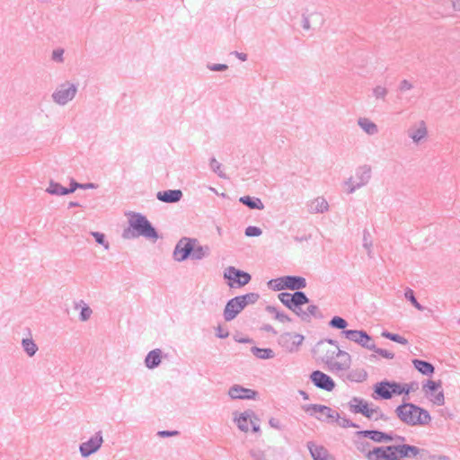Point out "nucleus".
Here are the masks:
<instances>
[{"instance_id":"obj_1","label":"nucleus","mask_w":460,"mask_h":460,"mask_svg":"<svg viewBox=\"0 0 460 460\" xmlns=\"http://www.w3.org/2000/svg\"><path fill=\"white\" fill-rule=\"evenodd\" d=\"M129 227L123 230L122 237L130 239L135 236H144L146 239L157 240L159 235L155 228L142 214L137 212H128Z\"/></svg>"},{"instance_id":"obj_2","label":"nucleus","mask_w":460,"mask_h":460,"mask_svg":"<svg viewBox=\"0 0 460 460\" xmlns=\"http://www.w3.org/2000/svg\"><path fill=\"white\" fill-rule=\"evenodd\" d=\"M399 420L408 426H424L431 421L429 411L411 402H403L395 409Z\"/></svg>"},{"instance_id":"obj_3","label":"nucleus","mask_w":460,"mask_h":460,"mask_svg":"<svg viewBox=\"0 0 460 460\" xmlns=\"http://www.w3.org/2000/svg\"><path fill=\"white\" fill-rule=\"evenodd\" d=\"M421 451L423 450L418 447L408 444H401L377 447L372 450H368L367 453H372V456H385L386 460H400L407 457L416 458Z\"/></svg>"},{"instance_id":"obj_4","label":"nucleus","mask_w":460,"mask_h":460,"mask_svg":"<svg viewBox=\"0 0 460 460\" xmlns=\"http://www.w3.org/2000/svg\"><path fill=\"white\" fill-rule=\"evenodd\" d=\"M260 298L258 293H247L230 299L224 310V318L226 322L234 320L247 305L255 304Z\"/></svg>"},{"instance_id":"obj_5","label":"nucleus","mask_w":460,"mask_h":460,"mask_svg":"<svg viewBox=\"0 0 460 460\" xmlns=\"http://www.w3.org/2000/svg\"><path fill=\"white\" fill-rule=\"evenodd\" d=\"M322 361L324 362L332 371H343L349 368L351 365L350 355L340 349H327L323 347Z\"/></svg>"},{"instance_id":"obj_6","label":"nucleus","mask_w":460,"mask_h":460,"mask_svg":"<svg viewBox=\"0 0 460 460\" xmlns=\"http://www.w3.org/2000/svg\"><path fill=\"white\" fill-rule=\"evenodd\" d=\"M371 172L370 165L364 164L358 167L355 173V180H353V177H350L345 181V184L349 186L348 193L351 194L357 189L367 185L371 179Z\"/></svg>"},{"instance_id":"obj_7","label":"nucleus","mask_w":460,"mask_h":460,"mask_svg":"<svg viewBox=\"0 0 460 460\" xmlns=\"http://www.w3.org/2000/svg\"><path fill=\"white\" fill-rule=\"evenodd\" d=\"M76 93L77 84L66 81L57 87L52 93V99L56 103L65 105L74 99Z\"/></svg>"},{"instance_id":"obj_8","label":"nucleus","mask_w":460,"mask_h":460,"mask_svg":"<svg viewBox=\"0 0 460 460\" xmlns=\"http://www.w3.org/2000/svg\"><path fill=\"white\" fill-rule=\"evenodd\" d=\"M224 278L228 280L230 288H241L248 284L251 280V275L243 270H238L234 266L227 267L224 271Z\"/></svg>"},{"instance_id":"obj_9","label":"nucleus","mask_w":460,"mask_h":460,"mask_svg":"<svg viewBox=\"0 0 460 460\" xmlns=\"http://www.w3.org/2000/svg\"><path fill=\"white\" fill-rule=\"evenodd\" d=\"M198 243V240L195 238L182 237L176 243L173 251V259L176 261H184L188 258H191L194 244Z\"/></svg>"},{"instance_id":"obj_10","label":"nucleus","mask_w":460,"mask_h":460,"mask_svg":"<svg viewBox=\"0 0 460 460\" xmlns=\"http://www.w3.org/2000/svg\"><path fill=\"white\" fill-rule=\"evenodd\" d=\"M358 437H364L367 438H369L376 443H383V442H390L393 440L404 442L405 438L399 435H393V432L385 433L380 430L376 429H367V430H360L356 433Z\"/></svg>"},{"instance_id":"obj_11","label":"nucleus","mask_w":460,"mask_h":460,"mask_svg":"<svg viewBox=\"0 0 460 460\" xmlns=\"http://www.w3.org/2000/svg\"><path fill=\"white\" fill-rule=\"evenodd\" d=\"M305 337L302 334L295 332H284L279 337V344L288 352L298 350L302 345Z\"/></svg>"},{"instance_id":"obj_12","label":"nucleus","mask_w":460,"mask_h":460,"mask_svg":"<svg viewBox=\"0 0 460 460\" xmlns=\"http://www.w3.org/2000/svg\"><path fill=\"white\" fill-rule=\"evenodd\" d=\"M302 409L311 416H314L315 413L317 412L321 413L325 418H323L321 416H315V418L321 421H326L329 420H332V419L339 417V413L337 411H333L332 408L326 405L305 404L302 406Z\"/></svg>"},{"instance_id":"obj_13","label":"nucleus","mask_w":460,"mask_h":460,"mask_svg":"<svg viewBox=\"0 0 460 460\" xmlns=\"http://www.w3.org/2000/svg\"><path fill=\"white\" fill-rule=\"evenodd\" d=\"M342 334H344L348 340L358 343L365 349H375L373 339L363 330L342 331Z\"/></svg>"},{"instance_id":"obj_14","label":"nucleus","mask_w":460,"mask_h":460,"mask_svg":"<svg viewBox=\"0 0 460 460\" xmlns=\"http://www.w3.org/2000/svg\"><path fill=\"white\" fill-rule=\"evenodd\" d=\"M103 443L102 432L100 430L87 441L79 446V452L83 457H88L97 452Z\"/></svg>"},{"instance_id":"obj_15","label":"nucleus","mask_w":460,"mask_h":460,"mask_svg":"<svg viewBox=\"0 0 460 460\" xmlns=\"http://www.w3.org/2000/svg\"><path fill=\"white\" fill-rule=\"evenodd\" d=\"M407 136L416 145L424 142L428 138V128L426 122L424 120H419L410 126L407 129Z\"/></svg>"},{"instance_id":"obj_16","label":"nucleus","mask_w":460,"mask_h":460,"mask_svg":"<svg viewBox=\"0 0 460 460\" xmlns=\"http://www.w3.org/2000/svg\"><path fill=\"white\" fill-rule=\"evenodd\" d=\"M310 380L317 388L327 392L332 391L335 387L333 379L320 370L313 371L310 375Z\"/></svg>"},{"instance_id":"obj_17","label":"nucleus","mask_w":460,"mask_h":460,"mask_svg":"<svg viewBox=\"0 0 460 460\" xmlns=\"http://www.w3.org/2000/svg\"><path fill=\"white\" fill-rule=\"evenodd\" d=\"M258 393L252 389L245 388L240 385H234L228 390L232 399H255Z\"/></svg>"},{"instance_id":"obj_18","label":"nucleus","mask_w":460,"mask_h":460,"mask_svg":"<svg viewBox=\"0 0 460 460\" xmlns=\"http://www.w3.org/2000/svg\"><path fill=\"white\" fill-rule=\"evenodd\" d=\"M390 381H382L374 385L375 399L388 400L393 397V392L390 387Z\"/></svg>"},{"instance_id":"obj_19","label":"nucleus","mask_w":460,"mask_h":460,"mask_svg":"<svg viewBox=\"0 0 460 460\" xmlns=\"http://www.w3.org/2000/svg\"><path fill=\"white\" fill-rule=\"evenodd\" d=\"M307 447L314 460H334L328 450L323 446H317L313 442L307 443Z\"/></svg>"},{"instance_id":"obj_20","label":"nucleus","mask_w":460,"mask_h":460,"mask_svg":"<svg viewBox=\"0 0 460 460\" xmlns=\"http://www.w3.org/2000/svg\"><path fill=\"white\" fill-rule=\"evenodd\" d=\"M282 279H285V286L287 289L289 290H300L305 288L307 285L306 279L304 277L300 276H284Z\"/></svg>"},{"instance_id":"obj_21","label":"nucleus","mask_w":460,"mask_h":460,"mask_svg":"<svg viewBox=\"0 0 460 460\" xmlns=\"http://www.w3.org/2000/svg\"><path fill=\"white\" fill-rule=\"evenodd\" d=\"M302 321L309 323L312 317L322 319L323 314L316 305H309L306 310L301 309L296 314Z\"/></svg>"},{"instance_id":"obj_22","label":"nucleus","mask_w":460,"mask_h":460,"mask_svg":"<svg viewBox=\"0 0 460 460\" xmlns=\"http://www.w3.org/2000/svg\"><path fill=\"white\" fill-rule=\"evenodd\" d=\"M156 198L164 203H176L182 198V191L181 190L158 191Z\"/></svg>"},{"instance_id":"obj_23","label":"nucleus","mask_w":460,"mask_h":460,"mask_svg":"<svg viewBox=\"0 0 460 460\" xmlns=\"http://www.w3.org/2000/svg\"><path fill=\"white\" fill-rule=\"evenodd\" d=\"M307 210L310 214L324 213L329 210V204L323 197H318L307 203Z\"/></svg>"},{"instance_id":"obj_24","label":"nucleus","mask_w":460,"mask_h":460,"mask_svg":"<svg viewBox=\"0 0 460 460\" xmlns=\"http://www.w3.org/2000/svg\"><path fill=\"white\" fill-rule=\"evenodd\" d=\"M251 418L257 420V416L254 411L252 410H247L241 413L238 418L235 417L234 421L236 422L240 430L247 432L249 430L248 421Z\"/></svg>"},{"instance_id":"obj_25","label":"nucleus","mask_w":460,"mask_h":460,"mask_svg":"<svg viewBox=\"0 0 460 460\" xmlns=\"http://www.w3.org/2000/svg\"><path fill=\"white\" fill-rule=\"evenodd\" d=\"M348 406L349 411L352 413L358 414L365 411V409L369 406L368 402L364 400L363 398L354 396L350 399V401L348 402Z\"/></svg>"},{"instance_id":"obj_26","label":"nucleus","mask_w":460,"mask_h":460,"mask_svg":"<svg viewBox=\"0 0 460 460\" xmlns=\"http://www.w3.org/2000/svg\"><path fill=\"white\" fill-rule=\"evenodd\" d=\"M162 351L159 349L151 350L146 357L145 364L149 369L158 367L161 363Z\"/></svg>"},{"instance_id":"obj_27","label":"nucleus","mask_w":460,"mask_h":460,"mask_svg":"<svg viewBox=\"0 0 460 460\" xmlns=\"http://www.w3.org/2000/svg\"><path fill=\"white\" fill-rule=\"evenodd\" d=\"M412 364L419 372L425 376H431L435 371L434 366L425 360L413 359Z\"/></svg>"},{"instance_id":"obj_28","label":"nucleus","mask_w":460,"mask_h":460,"mask_svg":"<svg viewBox=\"0 0 460 460\" xmlns=\"http://www.w3.org/2000/svg\"><path fill=\"white\" fill-rule=\"evenodd\" d=\"M239 201L251 209H264V204L261 199L256 197L243 196L239 199Z\"/></svg>"},{"instance_id":"obj_29","label":"nucleus","mask_w":460,"mask_h":460,"mask_svg":"<svg viewBox=\"0 0 460 460\" xmlns=\"http://www.w3.org/2000/svg\"><path fill=\"white\" fill-rule=\"evenodd\" d=\"M358 124L368 135H375L377 132L376 125L367 117H359Z\"/></svg>"},{"instance_id":"obj_30","label":"nucleus","mask_w":460,"mask_h":460,"mask_svg":"<svg viewBox=\"0 0 460 460\" xmlns=\"http://www.w3.org/2000/svg\"><path fill=\"white\" fill-rule=\"evenodd\" d=\"M210 254V248L208 245L194 244V250L191 255L192 260L199 261Z\"/></svg>"},{"instance_id":"obj_31","label":"nucleus","mask_w":460,"mask_h":460,"mask_svg":"<svg viewBox=\"0 0 460 460\" xmlns=\"http://www.w3.org/2000/svg\"><path fill=\"white\" fill-rule=\"evenodd\" d=\"M292 296L294 298V305L295 309L296 312L300 311L302 309V305L309 303V298L305 295V292L297 290L295 291V293L292 294Z\"/></svg>"},{"instance_id":"obj_32","label":"nucleus","mask_w":460,"mask_h":460,"mask_svg":"<svg viewBox=\"0 0 460 460\" xmlns=\"http://www.w3.org/2000/svg\"><path fill=\"white\" fill-rule=\"evenodd\" d=\"M46 191L51 195H56V196H64V195H67L66 193V187H63L60 183L58 182H56L54 181L53 180H51L49 181V187L47 188Z\"/></svg>"},{"instance_id":"obj_33","label":"nucleus","mask_w":460,"mask_h":460,"mask_svg":"<svg viewBox=\"0 0 460 460\" xmlns=\"http://www.w3.org/2000/svg\"><path fill=\"white\" fill-rule=\"evenodd\" d=\"M252 353L258 358L270 359L275 357V353L271 349H261L258 347H252Z\"/></svg>"},{"instance_id":"obj_34","label":"nucleus","mask_w":460,"mask_h":460,"mask_svg":"<svg viewBox=\"0 0 460 460\" xmlns=\"http://www.w3.org/2000/svg\"><path fill=\"white\" fill-rule=\"evenodd\" d=\"M347 378L351 382L361 383L367 378V373L365 369H354L348 374Z\"/></svg>"},{"instance_id":"obj_35","label":"nucleus","mask_w":460,"mask_h":460,"mask_svg":"<svg viewBox=\"0 0 460 460\" xmlns=\"http://www.w3.org/2000/svg\"><path fill=\"white\" fill-rule=\"evenodd\" d=\"M278 297L284 305H286L293 313L296 314V310L295 309V305L293 303L294 298L292 296V294L282 292L279 294Z\"/></svg>"},{"instance_id":"obj_36","label":"nucleus","mask_w":460,"mask_h":460,"mask_svg":"<svg viewBox=\"0 0 460 460\" xmlns=\"http://www.w3.org/2000/svg\"><path fill=\"white\" fill-rule=\"evenodd\" d=\"M22 346L29 357H32L38 350V346L32 339H22Z\"/></svg>"},{"instance_id":"obj_37","label":"nucleus","mask_w":460,"mask_h":460,"mask_svg":"<svg viewBox=\"0 0 460 460\" xmlns=\"http://www.w3.org/2000/svg\"><path fill=\"white\" fill-rule=\"evenodd\" d=\"M405 298L411 303V305L418 310L423 311L424 306H422L416 299L414 292L411 288H407L404 292Z\"/></svg>"},{"instance_id":"obj_38","label":"nucleus","mask_w":460,"mask_h":460,"mask_svg":"<svg viewBox=\"0 0 460 460\" xmlns=\"http://www.w3.org/2000/svg\"><path fill=\"white\" fill-rule=\"evenodd\" d=\"M383 337L386 338V339H389L394 342H397V343H400V344H402V345H407L408 344V341L399 335V334H396V333H392V332H389L387 331H385L382 332L381 334Z\"/></svg>"},{"instance_id":"obj_39","label":"nucleus","mask_w":460,"mask_h":460,"mask_svg":"<svg viewBox=\"0 0 460 460\" xmlns=\"http://www.w3.org/2000/svg\"><path fill=\"white\" fill-rule=\"evenodd\" d=\"M329 325L332 328H335V329L345 331L344 329L348 326V323H347V321L345 319H343L341 316H334L330 321Z\"/></svg>"},{"instance_id":"obj_40","label":"nucleus","mask_w":460,"mask_h":460,"mask_svg":"<svg viewBox=\"0 0 460 460\" xmlns=\"http://www.w3.org/2000/svg\"><path fill=\"white\" fill-rule=\"evenodd\" d=\"M268 286L270 288H272L273 290H276V291H280V290H283V289H287L286 286H285V279H282V277L278 278V279H270L268 282Z\"/></svg>"},{"instance_id":"obj_41","label":"nucleus","mask_w":460,"mask_h":460,"mask_svg":"<svg viewBox=\"0 0 460 460\" xmlns=\"http://www.w3.org/2000/svg\"><path fill=\"white\" fill-rule=\"evenodd\" d=\"M332 420H334L341 428H358V424L354 423L346 417L341 418L340 415L338 418L332 419Z\"/></svg>"},{"instance_id":"obj_42","label":"nucleus","mask_w":460,"mask_h":460,"mask_svg":"<svg viewBox=\"0 0 460 460\" xmlns=\"http://www.w3.org/2000/svg\"><path fill=\"white\" fill-rule=\"evenodd\" d=\"M91 234L94 237L95 242L103 246L105 250H109L110 243L105 240V235L100 232H91Z\"/></svg>"},{"instance_id":"obj_43","label":"nucleus","mask_w":460,"mask_h":460,"mask_svg":"<svg viewBox=\"0 0 460 460\" xmlns=\"http://www.w3.org/2000/svg\"><path fill=\"white\" fill-rule=\"evenodd\" d=\"M326 343L334 346L336 349H340L337 341H334V340H332V339H325V340L320 341L316 344L315 351H317V352H323V347H325Z\"/></svg>"},{"instance_id":"obj_44","label":"nucleus","mask_w":460,"mask_h":460,"mask_svg":"<svg viewBox=\"0 0 460 460\" xmlns=\"http://www.w3.org/2000/svg\"><path fill=\"white\" fill-rule=\"evenodd\" d=\"M210 168L211 170L216 172L220 178L226 179V174L221 170V164L217 161L216 158L210 159Z\"/></svg>"},{"instance_id":"obj_45","label":"nucleus","mask_w":460,"mask_h":460,"mask_svg":"<svg viewBox=\"0 0 460 460\" xmlns=\"http://www.w3.org/2000/svg\"><path fill=\"white\" fill-rule=\"evenodd\" d=\"M80 303L84 304V306L81 309L79 318L82 322H85L90 319L93 314V310L87 305H85L84 301H81Z\"/></svg>"},{"instance_id":"obj_46","label":"nucleus","mask_w":460,"mask_h":460,"mask_svg":"<svg viewBox=\"0 0 460 460\" xmlns=\"http://www.w3.org/2000/svg\"><path fill=\"white\" fill-rule=\"evenodd\" d=\"M245 235L249 237H257L262 234V231L258 226H250L245 229Z\"/></svg>"},{"instance_id":"obj_47","label":"nucleus","mask_w":460,"mask_h":460,"mask_svg":"<svg viewBox=\"0 0 460 460\" xmlns=\"http://www.w3.org/2000/svg\"><path fill=\"white\" fill-rule=\"evenodd\" d=\"M64 52L65 50L61 48L56 49L52 52L51 59L57 63L64 62Z\"/></svg>"},{"instance_id":"obj_48","label":"nucleus","mask_w":460,"mask_h":460,"mask_svg":"<svg viewBox=\"0 0 460 460\" xmlns=\"http://www.w3.org/2000/svg\"><path fill=\"white\" fill-rule=\"evenodd\" d=\"M440 386H441V381L436 382V381H432V380H428L426 385H423V389L426 393H428L429 391L434 392Z\"/></svg>"},{"instance_id":"obj_49","label":"nucleus","mask_w":460,"mask_h":460,"mask_svg":"<svg viewBox=\"0 0 460 460\" xmlns=\"http://www.w3.org/2000/svg\"><path fill=\"white\" fill-rule=\"evenodd\" d=\"M249 455L252 460H268L265 453L260 449H251Z\"/></svg>"},{"instance_id":"obj_50","label":"nucleus","mask_w":460,"mask_h":460,"mask_svg":"<svg viewBox=\"0 0 460 460\" xmlns=\"http://www.w3.org/2000/svg\"><path fill=\"white\" fill-rule=\"evenodd\" d=\"M379 412V407H375V408H371L369 406H367L365 411L362 412V415L366 418H367L368 420H375L376 419V416H375V413H377Z\"/></svg>"},{"instance_id":"obj_51","label":"nucleus","mask_w":460,"mask_h":460,"mask_svg":"<svg viewBox=\"0 0 460 460\" xmlns=\"http://www.w3.org/2000/svg\"><path fill=\"white\" fill-rule=\"evenodd\" d=\"M369 349L375 351L378 355L382 356L383 358H388V359H392L394 358V354L393 352H390L385 349L376 348V345H375V349Z\"/></svg>"},{"instance_id":"obj_52","label":"nucleus","mask_w":460,"mask_h":460,"mask_svg":"<svg viewBox=\"0 0 460 460\" xmlns=\"http://www.w3.org/2000/svg\"><path fill=\"white\" fill-rule=\"evenodd\" d=\"M386 93L387 90L383 86L378 85L373 89V95L375 96L376 99H383L385 98Z\"/></svg>"},{"instance_id":"obj_53","label":"nucleus","mask_w":460,"mask_h":460,"mask_svg":"<svg viewBox=\"0 0 460 460\" xmlns=\"http://www.w3.org/2000/svg\"><path fill=\"white\" fill-rule=\"evenodd\" d=\"M207 67L210 71L221 72L226 71L228 68V66L226 64H208Z\"/></svg>"},{"instance_id":"obj_54","label":"nucleus","mask_w":460,"mask_h":460,"mask_svg":"<svg viewBox=\"0 0 460 460\" xmlns=\"http://www.w3.org/2000/svg\"><path fill=\"white\" fill-rule=\"evenodd\" d=\"M363 246L368 250L369 253L370 247L372 246V242L370 240V234L367 230H364L363 232Z\"/></svg>"},{"instance_id":"obj_55","label":"nucleus","mask_w":460,"mask_h":460,"mask_svg":"<svg viewBox=\"0 0 460 460\" xmlns=\"http://www.w3.org/2000/svg\"><path fill=\"white\" fill-rule=\"evenodd\" d=\"M390 387L393 392V394H403V387L396 383V382H390Z\"/></svg>"},{"instance_id":"obj_56","label":"nucleus","mask_w":460,"mask_h":460,"mask_svg":"<svg viewBox=\"0 0 460 460\" xmlns=\"http://www.w3.org/2000/svg\"><path fill=\"white\" fill-rule=\"evenodd\" d=\"M82 187V183H79L75 181L74 179H71L70 181V186L69 188H66V193L70 194L75 192L77 189H80Z\"/></svg>"},{"instance_id":"obj_57","label":"nucleus","mask_w":460,"mask_h":460,"mask_svg":"<svg viewBox=\"0 0 460 460\" xmlns=\"http://www.w3.org/2000/svg\"><path fill=\"white\" fill-rule=\"evenodd\" d=\"M412 87L413 86H412L411 83L409 82L408 80L404 79L400 83L399 89H400L401 93H404V92H407V91L412 89Z\"/></svg>"},{"instance_id":"obj_58","label":"nucleus","mask_w":460,"mask_h":460,"mask_svg":"<svg viewBox=\"0 0 460 460\" xmlns=\"http://www.w3.org/2000/svg\"><path fill=\"white\" fill-rule=\"evenodd\" d=\"M433 402L438 406H441L445 403V396L442 391L438 392L435 396Z\"/></svg>"},{"instance_id":"obj_59","label":"nucleus","mask_w":460,"mask_h":460,"mask_svg":"<svg viewBox=\"0 0 460 460\" xmlns=\"http://www.w3.org/2000/svg\"><path fill=\"white\" fill-rule=\"evenodd\" d=\"M157 434L159 437L168 438V437L177 436L179 434V431H177V430H172V431L162 430V431H159Z\"/></svg>"},{"instance_id":"obj_60","label":"nucleus","mask_w":460,"mask_h":460,"mask_svg":"<svg viewBox=\"0 0 460 460\" xmlns=\"http://www.w3.org/2000/svg\"><path fill=\"white\" fill-rule=\"evenodd\" d=\"M275 319L281 323L291 322V318L288 314H286L282 312H279V314H277V315H275Z\"/></svg>"},{"instance_id":"obj_61","label":"nucleus","mask_w":460,"mask_h":460,"mask_svg":"<svg viewBox=\"0 0 460 460\" xmlns=\"http://www.w3.org/2000/svg\"><path fill=\"white\" fill-rule=\"evenodd\" d=\"M370 447V443L367 442V441H362V442H358L357 443V447L358 449L362 452V453H365V455L367 453L366 452L367 448H368Z\"/></svg>"},{"instance_id":"obj_62","label":"nucleus","mask_w":460,"mask_h":460,"mask_svg":"<svg viewBox=\"0 0 460 460\" xmlns=\"http://www.w3.org/2000/svg\"><path fill=\"white\" fill-rule=\"evenodd\" d=\"M415 385L417 386V384H415V383L404 384L402 385V387H403V394H409L411 391L414 390V386Z\"/></svg>"},{"instance_id":"obj_63","label":"nucleus","mask_w":460,"mask_h":460,"mask_svg":"<svg viewBox=\"0 0 460 460\" xmlns=\"http://www.w3.org/2000/svg\"><path fill=\"white\" fill-rule=\"evenodd\" d=\"M249 421H250V423L252 425V429L253 432L260 431V426L258 424V421H259L258 418H257V420H255L254 418H251V419H249Z\"/></svg>"},{"instance_id":"obj_64","label":"nucleus","mask_w":460,"mask_h":460,"mask_svg":"<svg viewBox=\"0 0 460 460\" xmlns=\"http://www.w3.org/2000/svg\"><path fill=\"white\" fill-rule=\"evenodd\" d=\"M302 27L304 30H309L311 28L309 18L305 14L302 15Z\"/></svg>"}]
</instances>
